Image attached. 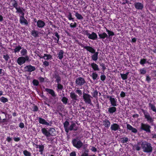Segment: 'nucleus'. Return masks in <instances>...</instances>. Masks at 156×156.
Instances as JSON below:
<instances>
[{"instance_id": "obj_31", "label": "nucleus", "mask_w": 156, "mask_h": 156, "mask_svg": "<svg viewBox=\"0 0 156 156\" xmlns=\"http://www.w3.org/2000/svg\"><path fill=\"white\" fill-rule=\"evenodd\" d=\"M129 72H127L125 74H121V76L123 80H125L127 79L128 78V75Z\"/></svg>"}, {"instance_id": "obj_27", "label": "nucleus", "mask_w": 156, "mask_h": 156, "mask_svg": "<svg viewBox=\"0 0 156 156\" xmlns=\"http://www.w3.org/2000/svg\"><path fill=\"white\" fill-rule=\"evenodd\" d=\"M74 12L75 13V16L77 19L82 20L83 19V18L81 15L78 12L74 11Z\"/></svg>"}, {"instance_id": "obj_45", "label": "nucleus", "mask_w": 156, "mask_h": 156, "mask_svg": "<svg viewBox=\"0 0 156 156\" xmlns=\"http://www.w3.org/2000/svg\"><path fill=\"white\" fill-rule=\"evenodd\" d=\"M66 17L69 20H72L73 22L74 21V18L72 17V14L70 12L69 13V14Z\"/></svg>"}, {"instance_id": "obj_33", "label": "nucleus", "mask_w": 156, "mask_h": 156, "mask_svg": "<svg viewBox=\"0 0 156 156\" xmlns=\"http://www.w3.org/2000/svg\"><path fill=\"white\" fill-rule=\"evenodd\" d=\"M22 49V47L20 45H18L14 49V52L16 54L17 52H18Z\"/></svg>"}, {"instance_id": "obj_18", "label": "nucleus", "mask_w": 156, "mask_h": 156, "mask_svg": "<svg viewBox=\"0 0 156 156\" xmlns=\"http://www.w3.org/2000/svg\"><path fill=\"white\" fill-rule=\"evenodd\" d=\"M91 66L94 71H99V68L98 65L96 63L93 62L91 64Z\"/></svg>"}, {"instance_id": "obj_25", "label": "nucleus", "mask_w": 156, "mask_h": 156, "mask_svg": "<svg viewBox=\"0 0 156 156\" xmlns=\"http://www.w3.org/2000/svg\"><path fill=\"white\" fill-rule=\"evenodd\" d=\"M20 23L21 24H24L26 25H27L28 24L27 20L24 17L20 19Z\"/></svg>"}, {"instance_id": "obj_47", "label": "nucleus", "mask_w": 156, "mask_h": 156, "mask_svg": "<svg viewBox=\"0 0 156 156\" xmlns=\"http://www.w3.org/2000/svg\"><path fill=\"white\" fill-rule=\"evenodd\" d=\"M139 72L140 74L144 75L146 73L147 70L145 68H142L139 70Z\"/></svg>"}, {"instance_id": "obj_56", "label": "nucleus", "mask_w": 156, "mask_h": 156, "mask_svg": "<svg viewBox=\"0 0 156 156\" xmlns=\"http://www.w3.org/2000/svg\"><path fill=\"white\" fill-rule=\"evenodd\" d=\"M3 58H4L6 61H8L10 58L9 55L7 54L6 55H4Z\"/></svg>"}, {"instance_id": "obj_49", "label": "nucleus", "mask_w": 156, "mask_h": 156, "mask_svg": "<svg viewBox=\"0 0 156 156\" xmlns=\"http://www.w3.org/2000/svg\"><path fill=\"white\" fill-rule=\"evenodd\" d=\"M32 83L35 86H37L39 84V82L38 80L35 79H34L33 80Z\"/></svg>"}, {"instance_id": "obj_23", "label": "nucleus", "mask_w": 156, "mask_h": 156, "mask_svg": "<svg viewBox=\"0 0 156 156\" xmlns=\"http://www.w3.org/2000/svg\"><path fill=\"white\" fill-rule=\"evenodd\" d=\"M41 131L42 133L46 137H48L49 136V133L48 130H47L46 128H44L41 129Z\"/></svg>"}, {"instance_id": "obj_38", "label": "nucleus", "mask_w": 156, "mask_h": 156, "mask_svg": "<svg viewBox=\"0 0 156 156\" xmlns=\"http://www.w3.org/2000/svg\"><path fill=\"white\" fill-rule=\"evenodd\" d=\"M45 57H47L46 58H44L45 59L48 60L51 59L52 58V56L50 54H44V56L42 57H41V58H43Z\"/></svg>"}, {"instance_id": "obj_61", "label": "nucleus", "mask_w": 156, "mask_h": 156, "mask_svg": "<svg viewBox=\"0 0 156 156\" xmlns=\"http://www.w3.org/2000/svg\"><path fill=\"white\" fill-rule=\"evenodd\" d=\"M38 108L36 105L34 106L33 108V111L34 112H36L38 110Z\"/></svg>"}, {"instance_id": "obj_48", "label": "nucleus", "mask_w": 156, "mask_h": 156, "mask_svg": "<svg viewBox=\"0 0 156 156\" xmlns=\"http://www.w3.org/2000/svg\"><path fill=\"white\" fill-rule=\"evenodd\" d=\"M59 75V73L56 70H55L54 72L52 74V75L53 77L54 78H55L56 76H57Z\"/></svg>"}, {"instance_id": "obj_42", "label": "nucleus", "mask_w": 156, "mask_h": 156, "mask_svg": "<svg viewBox=\"0 0 156 156\" xmlns=\"http://www.w3.org/2000/svg\"><path fill=\"white\" fill-rule=\"evenodd\" d=\"M55 35L57 38V39L56 40V41L55 43L58 44L60 38V36L57 32H56L54 33Z\"/></svg>"}, {"instance_id": "obj_59", "label": "nucleus", "mask_w": 156, "mask_h": 156, "mask_svg": "<svg viewBox=\"0 0 156 156\" xmlns=\"http://www.w3.org/2000/svg\"><path fill=\"white\" fill-rule=\"evenodd\" d=\"M126 127L127 129L130 130L132 129L133 128V127L131 125L129 124H127Z\"/></svg>"}, {"instance_id": "obj_44", "label": "nucleus", "mask_w": 156, "mask_h": 156, "mask_svg": "<svg viewBox=\"0 0 156 156\" xmlns=\"http://www.w3.org/2000/svg\"><path fill=\"white\" fill-rule=\"evenodd\" d=\"M55 78L56 79V80L55 81V82L57 83H60L61 82V78L60 75H59L57 76H56Z\"/></svg>"}, {"instance_id": "obj_6", "label": "nucleus", "mask_w": 156, "mask_h": 156, "mask_svg": "<svg viewBox=\"0 0 156 156\" xmlns=\"http://www.w3.org/2000/svg\"><path fill=\"white\" fill-rule=\"evenodd\" d=\"M151 126L147 124L142 123L141 124L140 129L145 131L147 133H151Z\"/></svg>"}, {"instance_id": "obj_21", "label": "nucleus", "mask_w": 156, "mask_h": 156, "mask_svg": "<svg viewBox=\"0 0 156 156\" xmlns=\"http://www.w3.org/2000/svg\"><path fill=\"white\" fill-rule=\"evenodd\" d=\"M103 122L104 123L103 125L105 127L108 128L110 127L111 123L108 119H105L103 120Z\"/></svg>"}, {"instance_id": "obj_40", "label": "nucleus", "mask_w": 156, "mask_h": 156, "mask_svg": "<svg viewBox=\"0 0 156 156\" xmlns=\"http://www.w3.org/2000/svg\"><path fill=\"white\" fill-rule=\"evenodd\" d=\"M91 76L93 79L94 80H96L98 77V74L96 72L93 73Z\"/></svg>"}, {"instance_id": "obj_54", "label": "nucleus", "mask_w": 156, "mask_h": 156, "mask_svg": "<svg viewBox=\"0 0 156 156\" xmlns=\"http://www.w3.org/2000/svg\"><path fill=\"white\" fill-rule=\"evenodd\" d=\"M57 88L58 90H62L63 88V86L59 83L57 84Z\"/></svg>"}, {"instance_id": "obj_14", "label": "nucleus", "mask_w": 156, "mask_h": 156, "mask_svg": "<svg viewBox=\"0 0 156 156\" xmlns=\"http://www.w3.org/2000/svg\"><path fill=\"white\" fill-rule=\"evenodd\" d=\"M111 129L112 130L116 131L120 129V126L117 123H115L111 125Z\"/></svg>"}, {"instance_id": "obj_5", "label": "nucleus", "mask_w": 156, "mask_h": 156, "mask_svg": "<svg viewBox=\"0 0 156 156\" xmlns=\"http://www.w3.org/2000/svg\"><path fill=\"white\" fill-rule=\"evenodd\" d=\"M29 58L27 55L25 57L21 56L19 57L17 59V63L20 65H22L24 64L26 61L29 62Z\"/></svg>"}, {"instance_id": "obj_58", "label": "nucleus", "mask_w": 156, "mask_h": 156, "mask_svg": "<svg viewBox=\"0 0 156 156\" xmlns=\"http://www.w3.org/2000/svg\"><path fill=\"white\" fill-rule=\"evenodd\" d=\"M106 76L104 75H101L100 76V78L101 80L104 81L106 79Z\"/></svg>"}, {"instance_id": "obj_43", "label": "nucleus", "mask_w": 156, "mask_h": 156, "mask_svg": "<svg viewBox=\"0 0 156 156\" xmlns=\"http://www.w3.org/2000/svg\"><path fill=\"white\" fill-rule=\"evenodd\" d=\"M0 101L2 103H5L8 101V100L6 98L2 96L0 98Z\"/></svg>"}, {"instance_id": "obj_10", "label": "nucleus", "mask_w": 156, "mask_h": 156, "mask_svg": "<svg viewBox=\"0 0 156 156\" xmlns=\"http://www.w3.org/2000/svg\"><path fill=\"white\" fill-rule=\"evenodd\" d=\"M35 69V67L31 65L27 66L24 68V70L25 72H29L34 71Z\"/></svg>"}, {"instance_id": "obj_57", "label": "nucleus", "mask_w": 156, "mask_h": 156, "mask_svg": "<svg viewBox=\"0 0 156 156\" xmlns=\"http://www.w3.org/2000/svg\"><path fill=\"white\" fill-rule=\"evenodd\" d=\"M146 77V81H147L148 83H149L151 80V78L149 75H147Z\"/></svg>"}, {"instance_id": "obj_4", "label": "nucleus", "mask_w": 156, "mask_h": 156, "mask_svg": "<svg viewBox=\"0 0 156 156\" xmlns=\"http://www.w3.org/2000/svg\"><path fill=\"white\" fill-rule=\"evenodd\" d=\"M83 97L84 101L86 104L90 105H92V104L91 100L90 98H92V97L90 95L88 94L85 93L84 92L83 93Z\"/></svg>"}, {"instance_id": "obj_62", "label": "nucleus", "mask_w": 156, "mask_h": 156, "mask_svg": "<svg viewBox=\"0 0 156 156\" xmlns=\"http://www.w3.org/2000/svg\"><path fill=\"white\" fill-rule=\"evenodd\" d=\"M43 65L47 67L49 66V63L48 62L45 61L43 62Z\"/></svg>"}, {"instance_id": "obj_26", "label": "nucleus", "mask_w": 156, "mask_h": 156, "mask_svg": "<svg viewBox=\"0 0 156 156\" xmlns=\"http://www.w3.org/2000/svg\"><path fill=\"white\" fill-rule=\"evenodd\" d=\"M116 108L115 106H113L109 108H108V112L109 113L112 114L116 111Z\"/></svg>"}, {"instance_id": "obj_32", "label": "nucleus", "mask_w": 156, "mask_h": 156, "mask_svg": "<svg viewBox=\"0 0 156 156\" xmlns=\"http://www.w3.org/2000/svg\"><path fill=\"white\" fill-rule=\"evenodd\" d=\"M93 92L91 93V94L93 97L95 98H98V92L96 90H93Z\"/></svg>"}, {"instance_id": "obj_30", "label": "nucleus", "mask_w": 156, "mask_h": 156, "mask_svg": "<svg viewBox=\"0 0 156 156\" xmlns=\"http://www.w3.org/2000/svg\"><path fill=\"white\" fill-rule=\"evenodd\" d=\"M15 9H16V13H20V14L25 10V9L23 8H21L20 6L19 7H17Z\"/></svg>"}, {"instance_id": "obj_36", "label": "nucleus", "mask_w": 156, "mask_h": 156, "mask_svg": "<svg viewBox=\"0 0 156 156\" xmlns=\"http://www.w3.org/2000/svg\"><path fill=\"white\" fill-rule=\"evenodd\" d=\"M68 100V98L65 97H63L61 99L62 101L65 105H66L67 104Z\"/></svg>"}, {"instance_id": "obj_7", "label": "nucleus", "mask_w": 156, "mask_h": 156, "mask_svg": "<svg viewBox=\"0 0 156 156\" xmlns=\"http://www.w3.org/2000/svg\"><path fill=\"white\" fill-rule=\"evenodd\" d=\"M142 112H143L145 118L147 119V121L150 123L151 124L153 123V122L154 119L153 118L150 116L148 112L144 110H142Z\"/></svg>"}, {"instance_id": "obj_51", "label": "nucleus", "mask_w": 156, "mask_h": 156, "mask_svg": "<svg viewBox=\"0 0 156 156\" xmlns=\"http://www.w3.org/2000/svg\"><path fill=\"white\" fill-rule=\"evenodd\" d=\"M100 66L102 67V70L103 72H104L105 69H106V68L105 67V64L103 63H100Z\"/></svg>"}, {"instance_id": "obj_1", "label": "nucleus", "mask_w": 156, "mask_h": 156, "mask_svg": "<svg viewBox=\"0 0 156 156\" xmlns=\"http://www.w3.org/2000/svg\"><path fill=\"white\" fill-rule=\"evenodd\" d=\"M79 44L81 47L86 49L87 51L92 53H93L94 54L92 55L91 57L92 59L94 61L97 60L98 59V52H96L95 50L92 47L90 46H85L82 44Z\"/></svg>"}, {"instance_id": "obj_2", "label": "nucleus", "mask_w": 156, "mask_h": 156, "mask_svg": "<svg viewBox=\"0 0 156 156\" xmlns=\"http://www.w3.org/2000/svg\"><path fill=\"white\" fill-rule=\"evenodd\" d=\"M141 147L144 152L150 153L152 151L153 148L151 144L148 142H143L141 144Z\"/></svg>"}, {"instance_id": "obj_17", "label": "nucleus", "mask_w": 156, "mask_h": 156, "mask_svg": "<svg viewBox=\"0 0 156 156\" xmlns=\"http://www.w3.org/2000/svg\"><path fill=\"white\" fill-rule=\"evenodd\" d=\"M45 90L50 94L53 97H55L56 96L54 90L48 88H45Z\"/></svg>"}, {"instance_id": "obj_64", "label": "nucleus", "mask_w": 156, "mask_h": 156, "mask_svg": "<svg viewBox=\"0 0 156 156\" xmlns=\"http://www.w3.org/2000/svg\"><path fill=\"white\" fill-rule=\"evenodd\" d=\"M69 156H76V152L75 151H73L71 152Z\"/></svg>"}, {"instance_id": "obj_37", "label": "nucleus", "mask_w": 156, "mask_h": 156, "mask_svg": "<svg viewBox=\"0 0 156 156\" xmlns=\"http://www.w3.org/2000/svg\"><path fill=\"white\" fill-rule=\"evenodd\" d=\"M144 7L143 4L141 3L137 2V9L141 10Z\"/></svg>"}, {"instance_id": "obj_55", "label": "nucleus", "mask_w": 156, "mask_h": 156, "mask_svg": "<svg viewBox=\"0 0 156 156\" xmlns=\"http://www.w3.org/2000/svg\"><path fill=\"white\" fill-rule=\"evenodd\" d=\"M77 26V23L76 22L74 23H71L70 24V27L71 28H75Z\"/></svg>"}, {"instance_id": "obj_20", "label": "nucleus", "mask_w": 156, "mask_h": 156, "mask_svg": "<svg viewBox=\"0 0 156 156\" xmlns=\"http://www.w3.org/2000/svg\"><path fill=\"white\" fill-rule=\"evenodd\" d=\"M98 36H99V38L102 40L103 41V40L105 38L108 37V35L105 32H103L102 33L99 34Z\"/></svg>"}, {"instance_id": "obj_46", "label": "nucleus", "mask_w": 156, "mask_h": 156, "mask_svg": "<svg viewBox=\"0 0 156 156\" xmlns=\"http://www.w3.org/2000/svg\"><path fill=\"white\" fill-rule=\"evenodd\" d=\"M23 154L25 156H31L30 153L26 150L23 151Z\"/></svg>"}, {"instance_id": "obj_50", "label": "nucleus", "mask_w": 156, "mask_h": 156, "mask_svg": "<svg viewBox=\"0 0 156 156\" xmlns=\"http://www.w3.org/2000/svg\"><path fill=\"white\" fill-rule=\"evenodd\" d=\"M0 122L2 123V126H3L4 124L6 125L7 124V121H6V118L3 119L2 121Z\"/></svg>"}, {"instance_id": "obj_53", "label": "nucleus", "mask_w": 156, "mask_h": 156, "mask_svg": "<svg viewBox=\"0 0 156 156\" xmlns=\"http://www.w3.org/2000/svg\"><path fill=\"white\" fill-rule=\"evenodd\" d=\"M69 125V122L67 121H66L63 123L64 128L68 127V126Z\"/></svg>"}, {"instance_id": "obj_19", "label": "nucleus", "mask_w": 156, "mask_h": 156, "mask_svg": "<svg viewBox=\"0 0 156 156\" xmlns=\"http://www.w3.org/2000/svg\"><path fill=\"white\" fill-rule=\"evenodd\" d=\"M35 145L36 146V148H39V151L40 153L41 154H42L44 150V145L43 144H41L40 145L37 144Z\"/></svg>"}, {"instance_id": "obj_12", "label": "nucleus", "mask_w": 156, "mask_h": 156, "mask_svg": "<svg viewBox=\"0 0 156 156\" xmlns=\"http://www.w3.org/2000/svg\"><path fill=\"white\" fill-rule=\"evenodd\" d=\"M37 25L38 28H43L45 26V23L44 21L39 20H37Z\"/></svg>"}, {"instance_id": "obj_8", "label": "nucleus", "mask_w": 156, "mask_h": 156, "mask_svg": "<svg viewBox=\"0 0 156 156\" xmlns=\"http://www.w3.org/2000/svg\"><path fill=\"white\" fill-rule=\"evenodd\" d=\"M85 33L87 36H88L89 39L92 40H96L98 38L97 34L94 32H92L91 34H90L88 33V31L86 30L85 31Z\"/></svg>"}, {"instance_id": "obj_39", "label": "nucleus", "mask_w": 156, "mask_h": 156, "mask_svg": "<svg viewBox=\"0 0 156 156\" xmlns=\"http://www.w3.org/2000/svg\"><path fill=\"white\" fill-rule=\"evenodd\" d=\"M27 53V51L26 49H23L21 51V54L23 56H25Z\"/></svg>"}, {"instance_id": "obj_15", "label": "nucleus", "mask_w": 156, "mask_h": 156, "mask_svg": "<svg viewBox=\"0 0 156 156\" xmlns=\"http://www.w3.org/2000/svg\"><path fill=\"white\" fill-rule=\"evenodd\" d=\"M39 123L43 125H46L47 126H51V125L49 123L47 122L45 120L41 118H39Z\"/></svg>"}, {"instance_id": "obj_24", "label": "nucleus", "mask_w": 156, "mask_h": 156, "mask_svg": "<svg viewBox=\"0 0 156 156\" xmlns=\"http://www.w3.org/2000/svg\"><path fill=\"white\" fill-rule=\"evenodd\" d=\"M64 51L63 50H60L57 54L58 56L57 58H58L59 59L61 60L63 57Z\"/></svg>"}, {"instance_id": "obj_3", "label": "nucleus", "mask_w": 156, "mask_h": 156, "mask_svg": "<svg viewBox=\"0 0 156 156\" xmlns=\"http://www.w3.org/2000/svg\"><path fill=\"white\" fill-rule=\"evenodd\" d=\"M73 146L78 149L80 148L83 146V143L78 137L73 139L72 141Z\"/></svg>"}, {"instance_id": "obj_41", "label": "nucleus", "mask_w": 156, "mask_h": 156, "mask_svg": "<svg viewBox=\"0 0 156 156\" xmlns=\"http://www.w3.org/2000/svg\"><path fill=\"white\" fill-rule=\"evenodd\" d=\"M129 140V139L127 137H123L121 139V142L122 143H125Z\"/></svg>"}, {"instance_id": "obj_63", "label": "nucleus", "mask_w": 156, "mask_h": 156, "mask_svg": "<svg viewBox=\"0 0 156 156\" xmlns=\"http://www.w3.org/2000/svg\"><path fill=\"white\" fill-rule=\"evenodd\" d=\"M19 126L21 128H23L24 127V125L23 122H21L19 123Z\"/></svg>"}, {"instance_id": "obj_28", "label": "nucleus", "mask_w": 156, "mask_h": 156, "mask_svg": "<svg viewBox=\"0 0 156 156\" xmlns=\"http://www.w3.org/2000/svg\"><path fill=\"white\" fill-rule=\"evenodd\" d=\"M39 33L37 31L35 30H32L31 32V34L34 37H37L38 36Z\"/></svg>"}, {"instance_id": "obj_60", "label": "nucleus", "mask_w": 156, "mask_h": 156, "mask_svg": "<svg viewBox=\"0 0 156 156\" xmlns=\"http://www.w3.org/2000/svg\"><path fill=\"white\" fill-rule=\"evenodd\" d=\"M76 92L80 96L82 94V91L79 89L76 90Z\"/></svg>"}, {"instance_id": "obj_9", "label": "nucleus", "mask_w": 156, "mask_h": 156, "mask_svg": "<svg viewBox=\"0 0 156 156\" xmlns=\"http://www.w3.org/2000/svg\"><path fill=\"white\" fill-rule=\"evenodd\" d=\"M75 82L77 85L82 86L86 83V81L83 78L79 77L76 79Z\"/></svg>"}, {"instance_id": "obj_13", "label": "nucleus", "mask_w": 156, "mask_h": 156, "mask_svg": "<svg viewBox=\"0 0 156 156\" xmlns=\"http://www.w3.org/2000/svg\"><path fill=\"white\" fill-rule=\"evenodd\" d=\"M72 123L69 127L70 131L73 130L74 131H76L78 129V127L76 126L75 123L73 122H71Z\"/></svg>"}, {"instance_id": "obj_16", "label": "nucleus", "mask_w": 156, "mask_h": 156, "mask_svg": "<svg viewBox=\"0 0 156 156\" xmlns=\"http://www.w3.org/2000/svg\"><path fill=\"white\" fill-rule=\"evenodd\" d=\"M109 98V100L111 105L113 106H116V100H115V98H112L111 96L109 97L108 96L107 97V98Z\"/></svg>"}, {"instance_id": "obj_11", "label": "nucleus", "mask_w": 156, "mask_h": 156, "mask_svg": "<svg viewBox=\"0 0 156 156\" xmlns=\"http://www.w3.org/2000/svg\"><path fill=\"white\" fill-rule=\"evenodd\" d=\"M70 96L74 103H75L76 101L78 100V95L73 92L70 93Z\"/></svg>"}, {"instance_id": "obj_52", "label": "nucleus", "mask_w": 156, "mask_h": 156, "mask_svg": "<svg viewBox=\"0 0 156 156\" xmlns=\"http://www.w3.org/2000/svg\"><path fill=\"white\" fill-rule=\"evenodd\" d=\"M147 62V59L144 58L140 60V63L142 65H144Z\"/></svg>"}, {"instance_id": "obj_22", "label": "nucleus", "mask_w": 156, "mask_h": 156, "mask_svg": "<svg viewBox=\"0 0 156 156\" xmlns=\"http://www.w3.org/2000/svg\"><path fill=\"white\" fill-rule=\"evenodd\" d=\"M49 136H53L55 135L56 131L55 129L52 128H48Z\"/></svg>"}, {"instance_id": "obj_34", "label": "nucleus", "mask_w": 156, "mask_h": 156, "mask_svg": "<svg viewBox=\"0 0 156 156\" xmlns=\"http://www.w3.org/2000/svg\"><path fill=\"white\" fill-rule=\"evenodd\" d=\"M106 31L107 32L108 36L109 37L113 36L115 35L114 33L113 32L109 30L106 28Z\"/></svg>"}, {"instance_id": "obj_35", "label": "nucleus", "mask_w": 156, "mask_h": 156, "mask_svg": "<svg viewBox=\"0 0 156 156\" xmlns=\"http://www.w3.org/2000/svg\"><path fill=\"white\" fill-rule=\"evenodd\" d=\"M11 1L12 2H13L12 4V6L15 8V9L18 7V4L17 1H16V0H11Z\"/></svg>"}, {"instance_id": "obj_29", "label": "nucleus", "mask_w": 156, "mask_h": 156, "mask_svg": "<svg viewBox=\"0 0 156 156\" xmlns=\"http://www.w3.org/2000/svg\"><path fill=\"white\" fill-rule=\"evenodd\" d=\"M149 106L153 112H156V108L155 105L151 103H149Z\"/></svg>"}]
</instances>
